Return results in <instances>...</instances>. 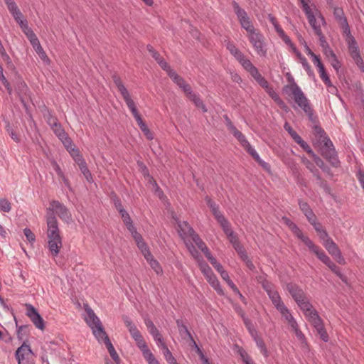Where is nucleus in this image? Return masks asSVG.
<instances>
[{
	"label": "nucleus",
	"instance_id": "obj_1",
	"mask_svg": "<svg viewBox=\"0 0 364 364\" xmlns=\"http://www.w3.org/2000/svg\"><path fill=\"white\" fill-rule=\"evenodd\" d=\"M48 247L51 255L56 257L59 254L62 247V237L60 234L58 223L55 215L51 213L50 216H46Z\"/></svg>",
	"mask_w": 364,
	"mask_h": 364
},
{
	"label": "nucleus",
	"instance_id": "obj_2",
	"mask_svg": "<svg viewBox=\"0 0 364 364\" xmlns=\"http://www.w3.org/2000/svg\"><path fill=\"white\" fill-rule=\"evenodd\" d=\"M294 96V102L307 115L309 121L315 123L318 121V117L314 114V110L311 107L309 100L306 98L300 87L295 85L294 88L290 90Z\"/></svg>",
	"mask_w": 364,
	"mask_h": 364
},
{
	"label": "nucleus",
	"instance_id": "obj_3",
	"mask_svg": "<svg viewBox=\"0 0 364 364\" xmlns=\"http://www.w3.org/2000/svg\"><path fill=\"white\" fill-rule=\"evenodd\" d=\"M320 154L334 168L341 166L337 151L330 139H326L325 141L318 142Z\"/></svg>",
	"mask_w": 364,
	"mask_h": 364
},
{
	"label": "nucleus",
	"instance_id": "obj_4",
	"mask_svg": "<svg viewBox=\"0 0 364 364\" xmlns=\"http://www.w3.org/2000/svg\"><path fill=\"white\" fill-rule=\"evenodd\" d=\"M312 252H314L316 257L323 262L333 273H335L343 282H347V277L343 274L341 272L339 267H338L330 257L324 252L323 250H321L320 247L316 245L314 243L309 248Z\"/></svg>",
	"mask_w": 364,
	"mask_h": 364
},
{
	"label": "nucleus",
	"instance_id": "obj_5",
	"mask_svg": "<svg viewBox=\"0 0 364 364\" xmlns=\"http://www.w3.org/2000/svg\"><path fill=\"white\" fill-rule=\"evenodd\" d=\"M51 213H56L63 220L68 222L71 218V213L67 207L58 200H52L50 207L47 209V215L50 216Z\"/></svg>",
	"mask_w": 364,
	"mask_h": 364
},
{
	"label": "nucleus",
	"instance_id": "obj_6",
	"mask_svg": "<svg viewBox=\"0 0 364 364\" xmlns=\"http://www.w3.org/2000/svg\"><path fill=\"white\" fill-rule=\"evenodd\" d=\"M85 321L92 329V333L97 341L100 343H106L109 338L103 327L101 320H85Z\"/></svg>",
	"mask_w": 364,
	"mask_h": 364
},
{
	"label": "nucleus",
	"instance_id": "obj_7",
	"mask_svg": "<svg viewBox=\"0 0 364 364\" xmlns=\"http://www.w3.org/2000/svg\"><path fill=\"white\" fill-rule=\"evenodd\" d=\"M16 358L18 364H34V355L29 345L25 342L16 351Z\"/></svg>",
	"mask_w": 364,
	"mask_h": 364
},
{
	"label": "nucleus",
	"instance_id": "obj_8",
	"mask_svg": "<svg viewBox=\"0 0 364 364\" xmlns=\"http://www.w3.org/2000/svg\"><path fill=\"white\" fill-rule=\"evenodd\" d=\"M200 269L210 285L216 291V292L220 296L224 295V291L220 286V282L209 265L205 262L200 265Z\"/></svg>",
	"mask_w": 364,
	"mask_h": 364
},
{
	"label": "nucleus",
	"instance_id": "obj_9",
	"mask_svg": "<svg viewBox=\"0 0 364 364\" xmlns=\"http://www.w3.org/2000/svg\"><path fill=\"white\" fill-rule=\"evenodd\" d=\"M249 40L256 53L262 57H266L267 49L264 42L263 36L259 33H252L249 35Z\"/></svg>",
	"mask_w": 364,
	"mask_h": 364
},
{
	"label": "nucleus",
	"instance_id": "obj_10",
	"mask_svg": "<svg viewBox=\"0 0 364 364\" xmlns=\"http://www.w3.org/2000/svg\"><path fill=\"white\" fill-rule=\"evenodd\" d=\"M50 128L55 136L63 142L66 149L69 150V149L73 146V141L63 128L60 123L57 122L55 124H53Z\"/></svg>",
	"mask_w": 364,
	"mask_h": 364
},
{
	"label": "nucleus",
	"instance_id": "obj_11",
	"mask_svg": "<svg viewBox=\"0 0 364 364\" xmlns=\"http://www.w3.org/2000/svg\"><path fill=\"white\" fill-rule=\"evenodd\" d=\"M15 90L19 97L21 102L23 104L24 107H26V103L25 101V97L29 96L30 90L26 85V83L24 82V80L22 79L21 77L18 76L16 79L15 82Z\"/></svg>",
	"mask_w": 364,
	"mask_h": 364
},
{
	"label": "nucleus",
	"instance_id": "obj_12",
	"mask_svg": "<svg viewBox=\"0 0 364 364\" xmlns=\"http://www.w3.org/2000/svg\"><path fill=\"white\" fill-rule=\"evenodd\" d=\"M137 347L141 350L144 359L148 364H159V361L156 359L154 354L149 349L148 346L144 341V338L136 341Z\"/></svg>",
	"mask_w": 364,
	"mask_h": 364
},
{
	"label": "nucleus",
	"instance_id": "obj_13",
	"mask_svg": "<svg viewBox=\"0 0 364 364\" xmlns=\"http://www.w3.org/2000/svg\"><path fill=\"white\" fill-rule=\"evenodd\" d=\"M287 290L292 296L296 303L304 301V299L306 298V294L304 293V290L298 284L295 283H288L287 284Z\"/></svg>",
	"mask_w": 364,
	"mask_h": 364
},
{
	"label": "nucleus",
	"instance_id": "obj_14",
	"mask_svg": "<svg viewBox=\"0 0 364 364\" xmlns=\"http://www.w3.org/2000/svg\"><path fill=\"white\" fill-rule=\"evenodd\" d=\"M296 304L299 306L300 309L304 312L306 317H308L309 318H321L317 311L313 307L307 297L304 299V301H299Z\"/></svg>",
	"mask_w": 364,
	"mask_h": 364
},
{
	"label": "nucleus",
	"instance_id": "obj_15",
	"mask_svg": "<svg viewBox=\"0 0 364 364\" xmlns=\"http://www.w3.org/2000/svg\"><path fill=\"white\" fill-rule=\"evenodd\" d=\"M312 61H313L314 64L316 65V67H317L318 73L320 74V77H321V80L323 81V82L325 83V85L327 87H332L333 86L332 82L326 73L325 67H324L323 64L322 63L320 58L319 57H318L317 58H315V59Z\"/></svg>",
	"mask_w": 364,
	"mask_h": 364
},
{
	"label": "nucleus",
	"instance_id": "obj_16",
	"mask_svg": "<svg viewBox=\"0 0 364 364\" xmlns=\"http://www.w3.org/2000/svg\"><path fill=\"white\" fill-rule=\"evenodd\" d=\"M293 234L299 240H301L309 248L313 245L314 242L311 240L308 237L305 236L301 230L298 227V225L294 222L290 224L289 227H288Z\"/></svg>",
	"mask_w": 364,
	"mask_h": 364
},
{
	"label": "nucleus",
	"instance_id": "obj_17",
	"mask_svg": "<svg viewBox=\"0 0 364 364\" xmlns=\"http://www.w3.org/2000/svg\"><path fill=\"white\" fill-rule=\"evenodd\" d=\"M314 327L317 332V333L320 336L321 340L324 342L328 341V335L324 328V324L323 323V320H312Z\"/></svg>",
	"mask_w": 364,
	"mask_h": 364
},
{
	"label": "nucleus",
	"instance_id": "obj_18",
	"mask_svg": "<svg viewBox=\"0 0 364 364\" xmlns=\"http://www.w3.org/2000/svg\"><path fill=\"white\" fill-rule=\"evenodd\" d=\"M328 253L336 260L340 264H345L346 260L341 254L340 249L336 244L327 248Z\"/></svg>",
	"mask_w": 364,
	"mask_h": 364
},
{
	"label": "nucleus",
	"instance_id": "obj_19",
	"mask_svg": "<svg viewBox=\"0 0 364 364\" xmlns=\"http://www.w3.org/2000/svg\"><path fill=\"white\" fill-rule=\"evenodd\" d=\"M176 322H177V326H178L180 335L184 338H190L193 342L196 348L198 349V346L196 345V343L191 333L188 331L187 326L183 324V320H176Z\"/></svg>",
	"mask_w": 364,
	"mask_h": 364
},
{
	"label": "nucleus",
	"instance_id": "obj_20",
	"mask_svg": "<svg viewBox=\"0 0 364 364\" xmlns=\"http://www.w3.org/2000/svg\"><path fill=\"white\" fill-rule=\"evenodd\" d=\"M266 92L281 109L287 111L288 108L287 105L271 86L266 90Z\"/></svg>",
	"mask_w": 364,
	"mask_h": 364
},
{
	"label": "nucleus",
	"instance_id": "obj_21",
	"mask_svg": "<svg viewBox=\"0 0 364 364\" xmlns=\"http://www.w3.org/2000/svg\"><path fill=\"white\" fill-rule=\"evenodd\" d=\"M125 325L128 328L129 331L132 337V338L136 341L143 338L142 335L140 331L136 327V326L132 322L131 320H126Z\"/></svg>",
	"mask_w": 364,
	"mask_h": 364
},
{
	"label": "nucleus",
	"instance_id": "obj_22",
	"mask_svg": "<svg viewBox=\"0 0 364 364\" xmlns=\"http://www.w3.org/2000/svg\"><path fill=\"white\" fill-rule=\"evenodd\" d=\"M226 48L230 54L232 55L237 61H240L245 56V55L236 47V46L230 41L227 42Z\"/></svg>",
	"mask_w": 364,
	"mask_h": 364
},
{
	"label": "nucleus",
	"instance_id": "obj_23",
	"mask_svg": "<svg viewBox=\"0 0 364 364\" xmlns=\"http://www.w3.org/2000/svg\"><path fill=\"white\" fill-rule=\"evenodd\" d=\"M347 43L349 53L352 58L360 55V49L355 38H352L351 41H348Z\"/></svg>",
	"mask_w": 364,
	"mask_h": 364
},
{
	"label": "nucleus",
	"instance_id": "obj_24",
	"mask_svg": "<svg viewBox=\"0 0 364 364\" xmlns=\"http://www.w3.org/2000/svg\"><path fill=\"white\" fill-rule=\"evenodd\" d=\"M144 257L146 259L147 262L151 266V267L154 270V272L157 274H160L163 272L162 268L159 262L154 258L151 253H150L149 256L145 255Z\"/></svg>",
	"mask_w": 364,
	"mask_h": 364
},
{
	"label": "nucleus",
	"instance_id": "obj_25",
	"mask_svg": "<svg viewBox=\"0 0 364 364\" xmlns=\"http://www.w3.org/2000/svg\"><path fill=\"white\" fill-rule=\"evenodd\" d=\"M25 314L29 318H43L37 309L30 304H24Z\"/></svg>",
	"mask_w": 364,
	"mask_h": 364
},
{
	"label": "nucleus",
	"instance_id": "obj_26",
	"mask_svg": "<svg viewBox=\"0 0 364 364\" xmlns=\"http://www.w3.org/2000/svg\"><path fill=\"white\" fill-rule=\"evenodd\" d=\"M189 228V237L192 239V240L195 242V244L197 245V247L201 250L203 248H204L206 245L205 243L202 240V239L200 237L198 234H197L193 228Z\"/></svg>",
	"mask_w": 364,
	"mask_h": 364
},
{
	"label": "nucleus",
	"instance_id": "obj_27",
	"mask_svg": "<svg viewBox=\"0 0 364 364\" xmlns=\"http://www.w3.org/2000/svg\"><path fill=\"white\" fill-rule=\"evenodd\" d=\"M105 345L114 362L116 364H119L121 362V359L119 357L117 351L115 350L110 339H107V342L105 343Z\"/></svg>",
	"mask_w": 364,
	"mask_h": 364
},
{
	"label": "nucleus",
	"instance_id": "obj_28",
	"mask_svg": "<svg viewBox=\"0 0 364 364\" xmlns=\"http://www.w3.org/2000/svg\"><path fill=\"white\" fill-rule=\"evenodd\" d=\"M313 124H314L313 127L314 134L318 136L321 141H325L326 139H330L328 136L326 134L324 129L318 124V120Z\"/></svg>",
	"mask_w": 364,
	"mask_h": 364
},
{
	"label": "nucleus",
	"instance_id": "obj_29",
	"mask_svg": "<svg viewBox=\"0 0 364 364\" xmlns=\"http://www.w3.org/2000/svg\"><path fill=\"white\" fill-rule=\"evenodd\" d=\"M17 328V336L20 340L24 339L29 332V326L28 325L18 326V320H14Z\"/></svg>",
	"mask_w": 364,
	"mask_h": 364
},
{
	"label": "nucleus",
	"instance_id": "obj_30",
	"mask_svg": "<svg viewBox=\"0 0 364 364\" xmlns=\"http://www.w3.org/2000/svg\"><path fill=\"white\" fill-rule=\"evenodd\" d=\"M221 226L224 233L227 235L228 239L235 235L236 233L231 229V225L230 222L227 220V218L224 219L223 221L218 223Z\"/></svg>",
	"mask_w": 364,
	"mask_h": 364
},
{
	"label": "nucleus",
	"instance_id": "obj_31",
	"mask_svg": "<svg viewBox=\"0 0 364 364\" xmlns=\"http://www.w3.org/2000/svg\"><path fill=\"white\" fill-rule=\"evenodd\" d=\"M188 98L194 103L196 107L200 108L203 112H207L205 105L198 95L196 93H192L190 96L188 97Z\"/></svg>",
	"mask_w": 364,
	"mask_h": 364
},
{
	"label": "nucleus",
	"instance_id": "obj_32",
	"mask_svg": "<svg viewBox=\"0 0 364 364\" xmlns=\"http://www.w3.org/2000/svg\"><path fill=\"white\" fill-rule=\"evenodd\" d=\"M164 356L168 364H178L166 344L162 345Z\"/></svg>",
	"mask_w": 364,
	"mask_h": 364
},
{
	"label": "nucleus",
	"instance_id": "obj_33",
	"mask_svg": "<svg viewBox=\"0 0 364 364\" xmlns=\"http://www.w3.org/2000/svg\"><path fill=\"white\" fill-rule=\"evenodd\" d=\"M232 6H233L235 13L237 18L239 19V21L242 19L248 18L247 12L240 6L238 3H237L236 1H234L232 2Z\"/></svg>",
	"mask_w": 364,
	"mask_h": 364
},
{
	"label": "nucleus",
	"instance_id": "obj_34",
	"mask_svg": "<svg viewBox=\"0 0 364 364\" xmlns=\"http://www.w3.org/2000/svg\"><path fill=\"white\" fill-rule=\"evenodd\" d=\"M230 132L240 141V143L244 148H245L247 146L250 144L249 141L247 140L245 135L237 128H235V129H233Z\"/></svg>",
	"mask_w": 364,
	"mask_h": 364
},
{
	"label": "nucleus",
	"instance_id": "obj_35",
	"mask_svg": "<svg viewBox=\"0 0 364 364\" xmlns=\"http://www.w3.org/2000/svg\"><path fill=\"white\" fill-rule=\"evenodd\" d=\"M230 132L240 141V143L244 148H245L247 146L250 144L249 141L247 140L245 135L237 128H235V129H233Z\"/></svg>",
	"mask_w": 364,
	"mask_h": 364
},
{
	"label": "nucleus",
	"instance_id": "obj_36",
	"mask_svg": "<svg viewBox=\"0 0 364 364\" xmlns=\"http://www.w3.org/2000/svg\"><path fill=\"white\" fill-rule=\"evenodd\" d=\"M230 132L240 141V143L244 148H245L247 146L250 144L249 141L247 140L245 135L237 128H235V129H233Z\"/></svg>",
	"mask_w": 364,
	"mask_h": 364
},
{
	"label": "nucleus",
	"instance_id": "obj_37",
	"mask_svg": "<svg viewBox=\"0 0 364 364\" xmlns=\"http://www.w3.org/2000/svg\"><path fill=\"white\" fill-rule=\"evenodd\" d=\"M274 306L285 318H293L282 299L279 302L276 303Z\"/></svg>",
	"mask_w": 364,
	"mask_h": 364
},
{
	"label": "nucleus",
	"instance_id": "obj_38",
	"mask_svg": "<svg viewBox=\"0 0 364 364\" xmlns=\"http://www.w3.org/2000/svg\"><path fill=\"white\" fill-rule=\"evenodd\" d=\"M333 16L338 24L347 21L343 9L340 7H334Z\"/></svg>",
	"mask_w": 364,
	"mask_h": 364
},
{
	"label": "nucleus",
	"instance_id": "obj_39",
	"mask_svg": "<svg viewBox=\"0 0 364 364\" xmlns=\"http://www.w3.org/2000/svg\"><path fill=\"white\" fill-rule=\"evenodd\" d=\"M228 240L237 254L245 250L243 245L240 243L237 234L234 235Z\"/></svg>",
	"mask_w": 364,
	"mask_h": 364
},
{
	"label": "nucleus",
	"instance_id": "obj_40",
	"mask_svg": "<svg viewBox=\"0 0 364 364\" xmlns=\"http://www.w3.org/2000/svg\"><path fill=\"white\" fill-rule=\"evenodd\" d=\"M252 338L255 341L257 346L260 349V351L262 353V355L266 358L268 357V350L266 348L265 343L262 338L259 337L258 335L257 336V337L255 336Z\"/></svg>",
	"mask_w": 364,
	"mask_h": 364
},
{
	"label": "nucleus",
	"instance_id": "obj_41",
	"mask_svg": "<svg viewBox=\"0 0 364 364\" xmlns=\"http://www.w3.org/2000/svg\"><path fill=\"white\" fill-rule=\"evenodd\" d=\"M240 23L242 28L245 29L249 33V35L255 33V29L249 17L240 21Z\"/></svg>",
	"mask_w": 364,
	"mask_h": 364
},
{
	"label": "nucleus",
	"instance_id": "obj_42",
	"mask_svg": "<svg viewBox=\"0 0 364 364\" xmlns=\"http://www.w3.org/2000/svg\"><path fill=\"white\" fill-rule=\"evenodd\" d=\"M298 204H299L300 210L302 211V213L304 214V215L306 217L307 215H311V214H312L314 213L307 202L299 199L298 200Z\"/></svg>",
	"mask_w": 364,
	"mask_h": 364
},
{
	"label": "nucleus",
	"instance_id": "obj_43",
	"mask_svg": "<svg viewBox=\"0 0 364 364\" xmlns=\"http://www.w3.org/2000/svg\"><path fill=\"white\" fill-rule=\"evenodd\" d=\"M303 161L306 164L307 168L312 173L316 180L321 179V174L314 165L308 159H305Z\"/></svg>",
	"mask_w": 364,
	"mask_h": 364
},
{
	"label": "nucleus",
	"instance_id": "obj_44",
	"mask_svg": "<svg viewBox=\"0 0 364 364\" xmlns=\"http://www.w3.org/2000/svg\"><path fill=\"white\" fill-rule=\"evenodd\" d=\"M112 77V80H113L114 83L117 86V87L118 90L120 92L121 95H122L123 93L128 91L127 90V88L125 87V86L124 85V84L122 83L119 75H117V74H114Z\"/></svg>",
	"mask_w": 364,
	"mask_h": 364
},
{
	"label": "nucleus",
	"instance_id": "obj_45",
	"mask_svg": "<svg viewBox=\"0 0 364 364\" xmlns=\"http://www.w3.org/2000/svg\"><path fill=\"white\" fill-rule=\"evenodd\" d=\"M339 26L343 30V33L346 36L347 41H351L352 38H354L350 33V29L348 21L339 23Z\"/></svg>",
	"mask_w": 364,
	"mask_h": 364
},
{
	"label": "nucleus",
	"instance_id": "obj_46",
	"mask_svg": "<svg viewBox=\"0 0 364 364\" xmlns=\"http://www.w3.org/2000/svg\"><path fill=\"white\" fill-rule=\"evenodd\" d=\"M43 117L50 127H51L53 124L58 122V119L55 117L53 116L51 112L47 108L45 109V112H43Z\"/></svg>",
	"mask_w": 364,
	"mask_h": 364
},
{
	"label": "nucleus",
	"instance_id": "obj_47",
	"mask_svg": "<svg viewBox=\"0 0 364 364\" xmlns=\"http://www.w3.org/2000/svg\"><path fill=\"white\" fill-rule=\"evenodd\" d=\"M307 18H308L310 26L314 29L315 34H316L318 33H321V26H320V25H318L316 23V19L314 14H313L311 15L308 16Z\"/></svg>",
	"mask_w": 364,
	"mask_h": 364
},
{
	"label": "nucleus",
	"instance_id": "obj_48",
	"mask_svg": "<svg viewBox=\"0 0 364 364\" xmlns=\"http://www.w3.org/2000/svg\"><path fill=\"white\" fill-rule=\"evenodd\" d=\"M180 88L186 83L185 80L174 70L168 76Z\"/></svg>",
	"mask_w": 364,
	"mask_h": 364
},
{
	"label": "nucleus",
	"instance_id": "obj_49",
	"mask_svg": "<svg viewBox=\"0 0 364 364\" xmlns=\"http://www.w3.org/2000/svg\"><path fill=\"white\" fill-rule=\"evenodd\" d=\"M178 228H179V230L178 232H180V235H182V233L186 235V236H189V228H192L189 223L186 221H183V222H178Z\"/></svg>",
	"mask_w": 364,
	"mask_h": 364
},
{
	"label": "nucleus",
	"instance_id": "obj_50",
	"mask_svg": "<svg viewBox=\"0 0 364 364\" xmlns=\"http://www.w3.org/2000/svg\"><path fill=\"white\" fill-rule=\"evenodd\" d=\"M284 129L288 132L289 135L291 136V138L296 143H297L299 140H301L302 139L287 122L285 123L284 124Z\"/></svg>",
	"mask_w": 364,
	"mask_h": 364
},
{
	"label": "nucleus",
	"instance_id": "obj_51",
	"mask_svg": "<svg viewBox=\"0 0 364 364\" xmlns=\"http://www.w3.org/2000/svg\"><path fill=\"white\" fill-rule=\"evenodd\" d=\"M79 168L80 169L82 173L83 174V176H85V178H86V180L88 182H90V183L93 182V178L92 176V174H91L90 170L87 168V163L85 164L80 166Z\"/></svg>",
	"mask_w": 364,
	"mask_h": 364
},
{
	"label": "nucleus",
	"instance_id": "obj_52",
	"mask_svg": "<svg viewBox=\"0 0 364 364\" xmlns=\"http://www.w3.org/2000/svg\"><path fill=\"white\" fill-rule=\"evenodd\" d=\"M258 281L259 282L262 288L266 292L269 291L270 290L274 288V284L271 282L268 281L264 278H262V277H259Z\"/></svg>",
	"mask_w": 364,
	"mask_h": 364
},
{
	"label": "nucleus",
	"instance_id": "obj_53",
	"mask_svg": "<svg viewBox=\"0 0 364 364\" xmlns=\"http://www.w3.org/2000/svg\"><path fill=\"white\" fill-rule=\"evenodd\" d=\"M6 130L7 133L9 134V135L10 136V137L15 142H16V143H19L20 142V138H19L18 135L16 134L15 130L11 127V126L10 125L9 123H8L6 125Z\"/></svg>",
	"mask_w": 364,
	"mask_h": 364
},
{
	"label": "nucleus",
	"instance_id": "obj_54",
	"mask_svg": "<svg viewBox=\"0 0 364 364\" xmlns=\"http://www.w3.org/2000/svg\"><path fill=\"white\" fill-rule=\"evenodd\" d=\"M156 62L158 63L159 66L167 73V75L168 76L171 72L174 71L162 57L160 58V60H157Z\"/></svg>",
	"mask_w": 364,
	"mask_h": 364
},
{
	"label": "nucleus",
	"instance_id": "obj_55",
	"mask_svg": "<svg viewBox=\"0 0 364 364\" xmlns=\"http://www.w3.org/2000/svg\"><path fill=\"white\" fill-rule=\"evenodd\" d=\"M11 209V203L6 198H0V210L5 213H9Z\"/></svg>",
	"mask_w": 364,
	"mask_h": 364
},
{
	"label": "nucleus",
	"instance_id": "obj_56",
	"mask_svg": "<svg viewBox=\"0 0 364 364\" xmlns=\"http://www.w3.org/2000/svg\"><path fill=\"white\" fill-rule=\"evenodd\" d=\"M252 320H244V322H245V325L246 328H247L250 334L251 335V336L252 338H254L255 336L257 337V336L258 334H257V330L255 329L254 325L252 323Z\"/></svg>",
	"mask_w": 364,
	"mask_h": 364
},
{
	"label": "nucleus",
	"instance_id": "obj_57",
	"mask_svg": "<svg viewBox=\"0 0 364 364\" xmlns=\"http://www.w3.org/2000/svg\"><path fill=\"white\" fill-rule=\"evenodd\" d=\"M267 294H268L269 299H271L274 305L281 300V297L278 291H276L274 288L270 290L269 291H267Z\"/></svg>",
	"mask_w": 364,
	"mask_h": 364
},
{
	"label": "nucleus",
	"instance_id": "obj_58",
	"mask_svg": "<svg viewBox=\"0 0 364 364\" xmlns=\"http://www.w3.org/2000/svg\"><path fill=\"white\" fill-rule=\"evenodd\" d=\"M296 144H298L311 157L315 154V153L313 151L310 146L302 139L301 140H299V141Z\"/></svg>",
	"mask_w": 364,
	"mask_h": 364
},
{
	"label": "nucleus",
	"instance_id": "obj_59",
	"mask_svg": "<svg viewBox=\"0 0 364 364\" xmlns=\"http://www.w3.org/2000/svg\"><path fill=\"white\" fill-rule=\"evenodd\" d=\"M136 245L144 257L145 255L149 256L151 252L147 244L144 242V240L138 242Z\"/></svg>",
	"mask_w": 364,
	"mask_h": 364
},
{
	"label": "nucleus",
	"instance_id": "obj_60",
	"mask_svg": "<svg viewBox=\"0 0 364 364\" xmlns=\"http://www.w3.org/2000/svg\"><path fill=\"white\" fill-rule=\"evenodd\" d=\"M286 77H287L288 82L291 84L290 85H285L284 87V91H286L287 92L288 90H293L294 88L295 85H297V84L295 82L294 79L290 73H287L286 74Z\"/></svg>",
	"mask_w": 364,
	"mask_h": 364
},
{
	"label": "nucleus",
	"instance_id": "obj_61",
	"mask_svg": "<svg viewBox=\"0 0 364 364\" xmlns=\"http://www.w3.org/2000/svg\"><path fill=\"white\" fill-rule=\"evenodd\" d=\"M211 211L218 223H220L226 218L220 211L219 205H217L215 208H213Z\"/></svg>",
	"mask_w": 364,
	"mask_h": 364
},
{
	"label": "nucleus",
	"instance_id": "obj_62",
	"mask_svg": "<svg viewBox=\"0 0 364 364\" xmlns=\"http://www.w3.org/2000/svg\"><path fill=\"white\" fill-rule=\"evenodd\" d=\"M241 65L248 72L252 70L255 65L252 62L244 56L240 61H238Z\"/></svg>",
	"mask_w": 364,
	"mask_h": 364
},
{
	"label": "nucleus",
	"instance_id": "obj_63",
	"mask_svg": "<svg viewBox=\"0 0 364 364\" xmlns=\"http://www.w3.org/2000/svg\"><path fill=\"white\" fill-rule=\"evenodd\" d=\"M139 128L148 140H152L154 139V134L148 128L146 124L141 125Z\"/></svg>",
	"mask_w": 364,
	"mask_h": 364
},
{
	"label": "nucleus",
	"instance_id": "obj_64",
	"mask_svg": "<svg viewBox=\"0 0 364 364\" xmlns=\"http://www.w3.org/2000/svg\"><path fill=\"white\" fill-rule=\"evenodd\" d=\"M111 199L114 203L115 208L117 210L124 208L120 198L117 196V195L115 193H112Z\"/></svg>",
	"mask_w": 364,
	"mask_h": 364
}]
</instances>
